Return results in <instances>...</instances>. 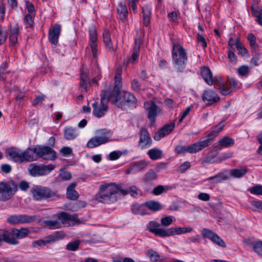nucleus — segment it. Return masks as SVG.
<instances>
[{
	"label": "nucleus",
	"mask_w": 262,
	"mask_h": 262,
	"mask_svg": "<svg viewBox=\"0 0 262 262\" xmlns=\"http://www.w3.org/2000/svg\"><path fill=\"white\" fill-rule=\"evenodd\" d=\"M120 187L115 183L102 184L100 186L99 192L97 200L102 203L110 204L117 200Z\"/></svg>",
	"instance_id": "f257e3e1"
},
{
	"label": "nucleus",
	"mask_w": 262,
	"mask_h": 262,
	"mask_svg": "<svg viewBox=\"0 0 262 262\" xmlns=\"http://www.w3.org/2000/svg\"><path fill=\"white\" fill-rule=\"evenodd\" d=\"M172 58L178 72H183L186 67L187 55L186 50L181 45L178 43L173 45Z\"/></svg>",
	"instance_id": "f03ea898"
},
{
	"label": "nucleus",
	"mask_w": 262,
	"mask_h": 262,
	"mask_svg": "<svg viewBox=\"0 0 262 262\" xmlns=\"http://www.w3.org/2000/svg\"><path fill=\"white\" fill-rule=\"evenodd\" d=\"M31 147L23 151L19 148L12 147L8 148L6 151V156L9 159L17 163L32 162L33 157L31 155Z\"/></svg>",
	"instance_id": "7ed1b4c3"
},
{
	"label": "nucleus",
	"mask_w": 262,
	"mask_h": 262,
	"mask_svg": "<svg viewBox=\"0 0 262 262\" xmlns=\"http://www.w3.org/2000/svg\"><path fill=\"white\" fill-rule=\"evenodd\" d=\"M121 71L118 70L115 76L114 77V85L112 92L106 90L104 91L105 96L115 105L118 107V104L115 102V101L121 102L123 100V92L120 91V88L122 85L121 82Z\"/></svg>",
	"instance_id": "20e7f679"
},
{
	"label": "nucleus",
	"mask_w": 262,
	"mask_h": 262,
	"mask_svg": "<svg viewBox=\"0 0 262 262\" xmlns=\"http://www.w3.org/2000/svg\"><path fill=\"white\" fill-rule=\"evenodd\" d=\"M31 150L33 157L32 161L39 158L49 161H53L57 158L56 151L49 146L36 145L31 147Z\"/></svg>",
	"instance_id": "39448f33"
},
{
	"label": "nucleus",
	"mask_w": 262,
	"mask_h": 262,
	"mask_svg": "<svg viewBox=\"0 0 262 262\" xmlns=\"http://www.w3.org/2000/svg\"><path fill=\"white\" fill-rule=\"evenodd\" d=\"M113 133L106 129H101L96 132L95 136L89 140L87 143V147L94 148L100 145L111 141Z\"/></svg>",
	"instance_id": "423d86ee"
},
{
	"label": "nucleus",
	"mask_w": 262,
	"mask_h": 262,
	"mask_svg": "<svg viewBox=\"0 0 262 262\" xmlns=\"http://www.w3.org/2000/svg\"><path fill=\"white\" fill-rule=\"evenodd\" d=\"M17 190V186L13 181L0 182V201L10 200Z\"/></svg>",
	"instance_id": "0eeeda50"
},
{
	"label": "nucleus",
	"mask_w": 262,
	"mask_h": 262,
	"mask_svg": "<svg viewBox=\"0 0 262 262\" xmlns=\"http://www.w3.org/2000/svg\"><path fill=\"white\" fill-rule=\"evenodd\" d=\"M34 200L40 201L55 196V192L50 188L37 186L31 190Z\"/></svg>",
	"instance_id": "6e6552de"
},
{
	"label": "nucleus",
	"mask_w": 262,
	"mask_h": 262,
	"mask_svg": "<svg viewBox=\"0 0 262 262\" xmlns=\"http://www.w3.org/2000/svg\"><path fill=\"white\" fill-rule=\"evenodd\" d=\"M54 168L55 166L53 164L46 165L31 164L29 166L28 171L29 173L32 176H41L49 174Z\"/></svg>",
	"instance_id": "1a4fd4ad"
},
{
	"label": "nucleus",
	"mask_w": 262,
	"mask_h": 262,
	"mask_svg": "<svg viewBox=\"0 0 262 262\" xmlns=\"http://www.w3.org/2000/svg\"><path fill=\"white\" fill-rule=\"evenodd\" d=\"M108 101V99L104 92V94L101 96L100 103L95 102L93 103V112L95 117L100 118L104 115L107 110Z\"/></svg>",
	"instance_id": "9d476101"
},
{
	"label": "nucleus",
	"mask_w": 262,
	"mask_h": 262,
	"mask_svg": "<svg viewBox=\"0 0 262 262\" xmlns=\"http://www.w3.org/2000/svg\"><path fill=\"white\" fill-rule=\"evenodd\" d=\"M64 236L65 234L63 232H57L54 234L49 235L45 239H40L32 242V247L39 249L40 247L62 239Z\"/></svg>",
	"instance_id": "9b49d317"
},
{
	"label": "nucleus",
	"mask_w": 262,
	"mask_h": 262,
	"mask_svg": "<svg viewBox=\"0 0 262 262\" xmlns=\"http://www.w3.org/2000/svg\"><path fill=\"white\" fill-rule=\"evenodd\" d=\"M147 230L154 234L156 236L161 237H166L167 233V228L161 227V225L158 222L151 221L146 225Z\"/></svg>",
	"instance_id": "f8f14e48"
},
{
	"label": "nucleus",
	"mask_w": 262,
	"mask_h": 262,
	"mask_svg": "<svg viewBox=\"0 0 262 262\" xmlns=\"http://www.w3.org/2000/svg\"><path fill=\"white\" fill-rule=\"evenodd\" d=\"M123 100H121V102L115 101L118 107L123 108L126 106L133 108L136 107L137 100L133 94L128 92L123 91Z\"/></svg>",
	"instance_id": "ddd939ff"
},
{
	"label": "nucleus",
	"mask_w": 262,
	"mask_h": 262,
	"mask_svg": "<svg viewBox=\"0 0 262 262\" xmlns=\"http://www.w3.org/2000/svg\"><path fill=\"white\" fill-rule=\"evenodd\" d=\"M58 218L66 226H74L80 223L76 214H70L63 212L58 215Z\"/></svg>",
	"instance_id": "4468645a"
},
{
	"label": "nucleus",
	"mask_w": 262,
	"mask_h": 262,
	"mask_svg": "<svg viewBox=\"0 0 262 262\" xmlns=\"http://www.w3.org/2000/svg\"><path fill=\"white\" fill-rule=\"evenodd\" d=\"M202 234L204 238L209 239L217 246L223 248L226 247L225 242L212 230L204 228L202 231Z\"/></svg>",
	"instance_id": "2eb2a0df"
},
{
	"label": "nucleus",
	"mask_w": 262,
	"mask_h": 262,
	"mask_svg": "<svg viewBox=\"0 0 262 262\" xmlns=\"http://www.w3.org/2000/svg\"><path fill=\"white\" fill-rule=\"evenodd\" d=\"M144 106L148 113V119L151 122H154L156 116L161 113V109L153 101L145 102Z\"/></svg>",
	"instance_id": "dca6fc26"
},
{
	"label": "nucleus",
	"mask_w": 262,
	"mask_h": 262,
	"mask_svg": "<svg viewBox=\"0 0 262 262\" xmlns=\"http://www.w3.org/2000/svg\"><path fill=\"white\" fill-rule=\"evenodd\" d=\"M36 219L35 215H27L26 214L14 215L9 216L7 221L13 224L20 223H31Z\"/></svg>",
	"instance_id": "f3484780"
},
{
	"label": "nucleus",
	"mask_w": 262,
	"mask_h": 262,
	"mask_svg": "<svg viewBox=\"0 0 262 262\" xmlns=\"http://www.w3.org/2000/svg\"><path fill=\"white\" fill-rule=\"evenodd\" d=\"M141 40L140 38H136L135 39V45L133 48V52L130 57L124 59L123 64L127 66L129 63L134 64L138 59L139 55L140 45Z\"/></svg>",
	"instance_id": "a211bd4d"
},
{
	"label": "nucleus",
	"mask_w": 262,
	"mask_h": 262,
	"mask_svg": "<svg viewBox=\"0 0 262 262\" xmlns=\"http://www.w3.org/2000/svg\"><path fill=\"white\" fill-rule=\"evenodd\" d=\"M140 137L138 142V145L141 149L149 147L151 145L152 140L149 134L145 128H142L140 131Z\"/></svg>",
	"instance_id": "6ab92c4d"
},
{
	"label": "nucleus",
	"mask_w": 262,
	"mask_h": 262,
	"mask_svg": "<svg viewBox=\"0 0 262 262\" xmlns=\"http://www.w3.org/2000/svg\"><path fill=\"white\" fill-rule=\"evenodd\" d=\"M90 34V47L91 54L94 58H97L98 55V47L96 43L97 35L96 30L94 27H91L89 29Z\"/></svg>",
	"instance_id": "aec40b11"
},
{
	"label": "nucleus",
	"mask_w": 262,
	"mask_h": 262,
	"mask_svg": "<svg viewBox=\"0 0 262 262\" xmlns=\"http://www.w3.org/2000/svg\"><path fill=\"white\" fill-rule=\"evenodd\" d=\"M202 100L207 105H211L219 101L220 97L214 91L208 89L204 91Z\"/></svg>",
	"instance_id": "412c9836"
},
{
	"label": "nucleus",
	"mask_w": 262,
	"mask_h": 262,
	"mask_svg": "<svg viewBox=\"0 0 262 262\" xmlns=\"http://www.w3.org/2000/svg\"><path fill=\"white\" fill-rule=\"evenodd\" d=\"M148 165V162L145 160H141L138 162L133 163L125 170V173L133 174L143 171Z\"/></svg>",
	"instance_id": "4be33fe9"
},
{
	"label": "nucleus",
	"mask_w": 262,
	"mask_h": 262,
	"mask_svg": "<svg viewBox=\"0 0 262 262\" xmlns=\"http://www.w3.org/2000/svg\"><path fill=\"white\" fill-rule=\"evenodd\" d=\"M61 30V26L57 24L49 29L48 38L52 44L55 46L58 44Z\"/></svg>",
	"instance_id": "5701e85b"
},
{
	"label": "nucleus",
	"mask_w": 262,
	"mask_h": 262,
	"mask_svg": "<svg viewBox=\"0 0 262 262\" xmlns=\"http://www.w3.org/2000/svg\"><path fill=\"white\" fill-rule=\"evenodd\" d=\"M211 141V138H208L207 139L194 143L191 145L187 147L188 152L190 154L196 153L205 147L208 146Z\"/></svg>",
	"instance_id": "b1692460"
},
{
	"label": "nucleus",
	"mask_w": 262,
	"mask_h": 262,
	"mask_svg": "<svg viewBox=\"0 0 262 262\" xmlns=\"http://www.w3.org/2000/svg\"><path fill=\"white\" fill-rule=\"evenodd\" d=\"M30 231L26 228H22L20 229H13L10 232H9V237L13 238L16 241L17 239H21L26 237L29 233Z\"/></svg>",
	"instance_id": "393cba45"
},
{
	"label": "nucleus",
	"mask_w": 262,
	"mask_h": 262,
	"mask_svg": "<svg viewBox=\"0 0 262 262\" xmlns=\"http://www.w3.org/2000/svg\"><path fill=\"white\" fill-rule=\"evenodd\" d=\"M192 228L191 227H172L167 228L166 237L190 232L192 231Z\"/></svg>",
	"instance_id": "a878e982"
},
{
	"label": "nucleus",
	"mask_w": 262,
	"mask_h": 262,
	"mask_svg": "<svg viewBox=\"0 0 262 262\" xmlns=\"http://www.w3.org/2000/svg\"><path fill=\"white\" fill-rule=\"evenodd\" d=\"M174 126V123L165 125L162 128L155 134L154 137V139L156 141H159L165 136L169 134L172 130Z\"/></svg>",
	"instance_id": "bb28decb"
},
{
	"label": "nucleus",
	"mask_w": 262,
	"mask_h": 262,
	"mask_svg": "<svg viewBox=\"0 0 262 262\" xmlns=\"http://www.w3.org/2000/svg\"><path fill=\"white\" fill-rule=\"evenodd\" d=\"M120 192L124 195L129 194L134 198H138L142 194L141 190L136 186H132L126 189H120Z\"/></svg>",
	"instance_id": "cd10ccee"
},
{
	"label": "nucleus",
	"mask_w": 262,
	"mask_h": 262,
	"mask_svg": "<svg viewBox=\"0 0 262 262\" xmlns=\"http://www.w3.org/2000/svg\"><path fill=\"white\" fill-rule=\"evenodd\" d=\"M117 12L119 19L122 23H125L128 16V11L125 4L120 2L117 7Z\"/></svg>",
	"instance_id": "c85d7f7f"
},
{
	"label": "nucleus",
	"mask_w": 262,
	"mask_h": 262,
	"mask_svg": "<svg viewBox=\"0 0 262 262\" xmlns=\"http://www.w3.org/2000/svg\"><path fill=\"white\" fill-rule=\"evenodd\" d=\"M79 85L82 92H86L88 91L90 86V82L87 72H83L81 73Z\"/></svg>",
	"instance_id": "c756f323"
},
{
	"label": "nucleus",
	"mask_w": 262,
	"mask_h": 262,
	"mask_svg": "<svg viewBox=\"0 0 262 262\" xmlns=\"http://www.w3.org/2000/svg\"><path fill=\"white\" fill-rule=\"evenodd\" d=\"M201 74L204 80L209 85H211L214 83L212 73L209 68L206 67H203L201 69Z\"/></svg>",
	"instance_id": "7c9ffc66"
},
{
	"label": "nucleus",
	"mask_w": 262,
	"mask_h": 262,
	"mask_svg": "<svg viewBox=\"0 0 262 262\" xmlns=\"http://www.w3.org/2000/svg\"><path fill=\"white\" fill-rule=\"evenodd\" d=\"M78 132L76 128L71 126L66 127L64 131V137L67 140H72L78 135Z\"/></svg>",
	"instance_id": "2f4dec72"
},
{
	"label": "nucleus",
	"mask_w": 262,
	"mask_h": 262,
	"mask_svg": "<svg viewBox=\"0 0 262 262\" xmlns=\"http://www.w3.org/2000/svg\"><path fill=\"white\" fill-rule=\"evenodd\" d=\"M151 8L148 6L145 5L142 8V17L144 26H148L150 22Z\"/></svg>",
	"instance_id": "473e14b6"
},
{
	"label": "nucleus",
	"mask_w": 262,
	"mask_h": 262,
	"mask_svg": "<svg viewBox=\"0 0 262 262\" xmlns=\"http://www.w3.org/2000/svg\"><path fill=\"white\" fill-rule=\"evenodd\" d=\"M103 39L106 48L110 52H113L115 51V48L112 45L110 33L108 30H105L103 32Z\"/></svg>",
	"instance_id": "72a5a7b5"
},
{
	"label": "nucleus",
	"mask_w": 262,
	"mask_h": 262,
	"mask_svg": "<svg viewBox=\"0 0 262 262\" xmlns=\"http://www.w3.org/2000/svg\"><path fill=\"white\" fill-rule=\"evenodd\" d=\"M76 184L71 183L67 189V198L71 200H75L78 199L79 195L77 192L75 190Z\"/></svg>",
	"instance_id": "f704fd0d"
},
{
	"label": "nucleus",
	"mask_w": 262,
	"mask_h": 262,
	"mask_svg": "<svg viewBox=\"0 0 262 262\" xmlns=\"http://www.w3.org/2000/svg\"><path fill=\"white\" fill-rule=\"evenodd\" d=\"M147 154L151 160L155 161L161 158L163 151L160 149L154 148L149 149Z\"/></svg>",
	"instance_id": "c9c22d12"
},
{
	"label": "nucleus",
	"mask_w": 262,
	"mask_h": 262,
	"mask_svg": "<svg viewBox=\"0 0 262 262\" xmlns=\"http://www.w3.org/2000/svg\"><path fill=\"white\" fill-rule=\"evenodd\" d=\"M214 83L219 87L220 92L223 95H227L231 93V90L227 84L217 80H214Z\"/></svg>",
	"instance_id": "e433bc0d"
},
{
	"label": "nucleus",
	"mask_w": 262,
	"mask_h": 262,
	"mask_svg": "<svg viewBox=\"0 0 262 262\" xmlns=\"http://www.w3.org/2000/svg\"><path fill=\"white\" fill-rule=\"evenodd\" d=\"M146 206L144 204H134L132 206V212L135 214H140L144 215L146 214L145 212Z\"/></svg>",
	"instance_id": "4c0bfd02"
},
{
	"label": "nucleus",
	"mask_w": 262,
	"mask_h": 262,
	"mask_svg": "<svg viewBox=\"0 0 262 262\" xmlns=\"http://www.w3.org/2000/svg\"><path fill=\"white\" fill-rule=\"evenodd\" d=\"M19 34L18 27H14L10 30L9 36L10 44L11 46H14L17 42V37Z\"/></svg>",
	"instance_id": "58836bf2"
},
{
	"label": "nucleus",
	"mask_w": 262,
	"mask_h": 262,
	"mask_svg": "<svg viewBox=\"0 0 262 262\" xmlns=\"http://www.w3.org/2000/svg\"><path fill=\"white\" fill-rule=\"evenodd\" d=\"M247 172V169L245 167H240L230 170V174L235 178H240L243 177Z\"/></svg>",
	"instance_id": "ea45409f"
},
{
	"label": "nucleus",
	"mask_w": 262,
	"mask_h": 262,
	"mask_svg": "<svg viewBox=\"0 0 262 262\" xmlns=\"http://www.w3.org/2000/svg\"><path fill=\"white\" fill-rule=\"evenodd\" d=\"M146 207L151 210L157 211L161 210L163 208V206L159 202L155 201H150L145 203Z\"/></svg>",
	"instance_id": "a19ab883"
},
{
	"label": "nucleus",
	"mask_w": 262,
	"mask_h": 262,
	"mask_svg": "<svg viewBox=\"0 0 262 262\" xmlns=\"http://www.w3.org/2000/svg\"><path fill=\"white\" fill-rule=\"evenodd\" d=\"M247 39L250 44L251 50L252 52H256L258 50V46L256 41V37L252 33H250L247 36Z\"/></svg>",
	"instance_id": "79ce46f5"
},
{
	"label": "nucleus",
	"mask_w": 262,
	"mask_h": 262,
	"mask_svg": "<svg viewBox=\"0 0 262 262\" xmlns=\"http://www.w3.org/2000/svg\"><path fill=\"white\" fill-rule=\"evenodd\" d=\"M225 126V121H221L217 125H216L213 130L208 134V138H211V140L213 138L216 137L219 133L222 130Z\"/></svg>",
	"instance_id": "37998d69"
},
{
	"label": "nucleus",
	"mask_w": 262,
	"mask_h": 262,
	"mask_svg": "<svg viewBox=\"0 0 262 262\" xmlns=\"http://www.w3.org/2000/svg\"><path fill=\"white\" fill-rule=\"evenodd\" d=\"M2 240L5 241L6 242L12 244V245H16L18 244V241H16L13 238H10L9 235L8 231H4L1 230L0 231V241Z\"/></svg>",
	"instance_id": "c03bdc74"
},
{
	"label": "nucleus",
	"mask_w": 262,
	"mask_h": 262,
	"mask_svg": "<svg viewBox=\"0 0 262 262\" xmlns=\"http://www.w3.org/2000/svg\"><path fill=\"white\" fill-rule=\"evenodd\" d=\"M151 262H162L160 255L155 251L150 249L146 253Z\"/></svg>",
	"instance_id": "a18cd8bd"
},
{
	"label": "nucleus",
	"mask_w": 262,
	"mask_h": 262,
	"mask_svg": "<svg viewBox=\"0 0 262 262\" xmlns=\"http://www.w3.org/2000/svg\"><path fill=\"white\" fill-rule=\"evenodd\" d=\"M219 142L221 147H229L234 144V140L228 137H224L219 140Z\"/></svg>",
	"instance_id": "49530a36"
},
{
	"label": "nucleus",
	"mask_w": 262,
	"mask_h": 262,
	"mask_svg": "<svg viewBox=\"0 0 262 262\" xmlns=\"http://www.w3.org/2000/svg\"><path fill=\"white\" fill-rule=\"evenodd\" d=\"M46 226L51 229H59L62 227V223L58 220H46L43 221Z\"/></svg>",
	"instance_id": "de8ad7c7"
},
{
	"label": "nucleus",
	"mask_w": 262,
	"mask_h": 262,
	"mask_svg": "<svg viewBox=\"0 0 262 262\" xmlns=\"http://www.w3.org/2000/svg\"><path fill=\"white\" fill-rule=\"evenodd\" d=\"M252 14L256 18V21L259 22L262 20V8L259 6L251 7Z\"/></svg>",
	"instance_id": "09e8293b"
},
{
	"label": "nucleus",
	"mask_w": 262,
	"mask_h": 262,
	"mask_svg": "<svg viewBox=\"0 0 262 262\" xmlns=\"http://www.w3.org/2000/svg\"><path fill=\"white\" fill-rule=\"evenodd\" d=\"M252 245L253 251L258 255L262 256V241H254Z\"/></svg>",
	"instance_id": "8fccbe9b"
},
{
	"label": "nucleus",
	"mask_w": 262,
	"mask_h": 262,
	"mask_svg": "<svg viewBox=\"0 0 262 262\" xmlns=\"http://www.w3.org/2000/svg\"><path fill=\"white\" fill-rule=\"evenodd\" d=\"M235 47L239 51V53L243 55H245L248 53V51L244 47V45L241 41L239 38H237L235 40Z\"/></svg>",
	"instance_id": "3c124183"
},
{
	"label": "nucleus",
	"mask_w": 262,
	"mask_h": 262,
	"mask_svg": "<svg viewBox=\"0 0 262 262\" xmlns=\"http://www.w3.org/2000/svg\"><path fill=\"white\" fill-rule=\"evenodd\" d=\"M126 151L123 152L120 150H115L111 152L108 155L110 160L114 161L118 159Z\"/></svg>",
	"instance_id": "603ef678"
},
{
	"label": "nucleus",
	"mask_w": 262,
	"mask_h": 262,
	"mask_svg": "<svg viewBox=\"0 0 262 262\" xmlns=\"http://www.w3.org/2000/svg\"><path fill=\"white\" fill-rule=\"evenodd\" d=\"M157 175L154 170L151 169L147 172L144 177V179L146 181H151L157 179Z\"/></svg>",
	"instance_id": "864d4df0"
},
{
	"label": "nucleus",
	"mask_w": 262,
	"mask_h": 262,
	"mask_svg": "<svg viewBox=\"0 0 262 262\" xmlns=\"http://www.w3.org/2000/svg\"><path fill=\"white\" fill-rule=\"evenodd\" d=\"M80 243V241L79 240H76L74 242H70L68 244L66 248L69 251H75L78 249Z\"/></svg>",
	"instance_id": "5fc2aeb1"
},
{
	"label": "nucleus",
	"mask_w": 262,
	"mask_h": 262,
	"mask_svg": "<svg viewBox=\"0 0 262 262\" xmlns=\"http://www.w3.org/2000/svg\"><path fill=\"white\" fill-rule=\"evenodd\" d=\"M24 23L27 28H31L33 26L34 21L32 15L27 14L25 15L24 19Z\"/></svg>",
	"instance_id": "6e6d98bb"
},
{
	"label": "nucleus",
	"mask_w": 262,
	"mask_h": 262,
	"mask_svg": "<svg viewBox=\"0 0 262 262\" xmlns=\"http://www.w3.org/2000/svg\"><path fill=\"white\" fill-rule=\"evenodd\" d=\"M172 216H167L161 219V225L163 227H168L170 226L173 222Z\"/></svg>",
	"instance_id": "4d7b16f0"
},
{
	"label": "nucleus",
	"mask_w": 262,
	"mask_h": 262,
	"mask_svg": "<svg viewBox=\"0 0 262 262\" xmlns=\"http://www.w3.org/2000/svg\"><path fill=\"white\" fill-rule=\"evenodd\" d=\"M249 191L253 194L262 195V185H258L254 186L249 189Z\"/></svg>",
	"instance_id": "13d9d810"
},
{
	"label": "nucleus",
	"mask_w": 262,
	"mask_h": 262,
	"mask_svg": "<svg viewBox=\"0 0 262 262\" xmlns=\"http://www.w3.org/2000/svg\"><path fill=\"white\" fill-rule=\"evenodd\" d=\"M251 205L254 208L253 211L262 212V201H253L251 202Z\"/></svg>",
	"instance_id": "bf43d9fd"
},
{
	"label": "nucleus",
	"mask_w": 262,
	"mask_h": 262,
	"mask_svg": "<svg viewBox=\"0 0 262 262\" xmlns=\"http://www.w3.org/2000/svg\"><path fill=\"white\" fill-rule=\"evenodd\" d=\"M8 32L5 28L0 27V45L3 44L7 38Z\"/></svg>",
	"instance_id": "052dcab7"
},
{
	"label": "nucleus",
	"mask_w": 262,
	"mask_h": 262,
	"mask_svg": "<svg viewBox=\"0 0 262 262\" xmlns=\"http://www.w3.org/2000/svg\"><path fill=\"white\" fill-rule=\"evenodd\" d=\"M190 167V163L188 161H186L182 163L178 168V170L181 173H184Z\"/></svg>",
	"instance_id": "680f3d73"
},
{
	"label": "nucleus",
	"mask_w": 262,
	"mask_h": 262,
	"mask_svg": "<svg viewBox=\"0 0 262 262\" xmlns=\"http://www.w3.org/2000/svg\"><path fill=\"white\" fill-rule=\"evenodd\" d=\"M60 152L62 156L67 157L72 154L73 150L70 147L64 146L61 148Z\"/></svg>",
	"instance_id": "e2e57ef3"
},
{
	"label": "nucleus",
	"mask_w": 262,
	"mask_h": 262,
	"mask_svg": "<svg viewBox=\"0 0 262 262\" xmlns=\"http://www.w3.org/2000/svg\"><path fill=\"white\" fill-rule=\"evenodd\" d=\"M175 151L178 154H184L188 152V149L185 146L178 145L175 147Z\"/></svg>",
	"instance_id": "0e129e2a"
},
{
	"label": "nucleus",
	"mask_w": 262,
	"mask_h": 262,
	"mask_svg": "<svg viewBox=\"0 0 262 262\" xmlns=\"http://www.w3.org/2000/svg\"><path fill=\"white\" fill-rule=\"evenodd\" d=\"M249 68L248 66H242L238 69V73L241 76H245L248 74Z\"/></svg>",
	"instance_id": "69168bd1"
},
{
	"label": "nucleus",
	"mask_w": 262,
	"mask_h": 262,
	"mask_svg": "<svg viewBox=\"0 0 262 262\" xmlns=\"http://www.w3.org/2000/svg\"><path fill=\"white\" fill-rule=\"evenodd\" d=\"M164 102L166 105L169 108H174L177 106V104L172 99L167 98L165 100Z\"/></svg>",
	"instance_id": "338daca9"
},
{
	"label": "nucleus",
	"mask_w": 262,
	"mask_h": 262,
	"mask_svg": "<svg viewBox=\"0 0 262 262\" xmlns=\"http://www.w3.org/2000/svg\"><path fill=\"white\" fill-rule=\"evenodd\" d=\"M228 57L230 61L233 63H236L237 61V57L234 53L231 50H229L228 52Z\"/></svg>",
	"instance_id": "774afa93"
}]
</instances>
